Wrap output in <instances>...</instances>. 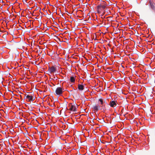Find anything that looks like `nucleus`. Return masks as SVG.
<instances>
[{
	"label": "nucleus",
	"instance_id": "nucleus-18",
	"mask_svg": "<svg viewBox=\"0 0 155 155\" xmlns=\"http://www.w3.org/2000/svg\"><path fill=\"white\" fill-rule=\"evenodd\" d=\"M20 97H21V95H20Z\"/></svg>",
	"mask_w": 155,
	"mask_h": 155
},
{
	"label": "nucleus",
	"instance_id": "nucleus-3",
	"mask_svg": "<svg viewBox=\"0 0 155 155\" xmlns=\"http://www.w3.org/2000/svg\"><path fill=\"white\" fill-rule=\"evenodd\" d=\"M92 109L95 110L96 111H98L101 109L100 106L98 104H95L92 106Z\"/></svg>",
	"mask_w": 155,
	"mask_h": 155
},
{
	"label": "nucleus",
	"instance_id": "nucleus-1",
	"mask_svg": "<svg viewBox=\"0 0 155 155\" xmlns=\"http://www.w3.org/2000/svg\"><path fill=\"white\" fill-rule=\"evenodd\" d=\"M63 89L61 87H58L55 91V92L56 93V95H58L60 96L61 95L63 92Z\"/></svg>",
	"mask_w": 155,
	"mask_h": 155
},
{
	"label": "nucleus",
	"instance_id": "nucleus-13",
	"mask_svg": "<svg viewBox=\"0 0 155 155\" xmlns=\"http://www.w3.org/2000/svg\"><path fill=\"white\" fill-rule=\"evenodd\" d=\"M101 7L103 9H104L105 8L106 6L105 5H103L102 6H101Z\"/></svg>",
	"mask_w": 155,
	"mask_h": 155
},
{
	"label": "nucleus",
	"instance_id": "nucleus-5",
	"mask_svg": "<svg viewBox=\"0 0 155 155\" xmlns=\"http://www.w3.org/2000/svg\"><path fill=\"white\" fill-rule=\"evenodd\" d=\"M69 110L71 111H72L74 112L76 111L77 110L76 105L75 104L72 105L71 104V105L70 106V108L69 109Z\"/></svg>",
	"mask_w": 155,
	"mask_h": 155
},
{
	"label": "nucleus",
	"instance_id": "nucleus-11",
	"mask_svg": "<svg viewBox=\"0 0 155 155\" xmlns=\"http://www.w3.org/2000/svg\"><path fill=\"white\" fill-rule=\"evenodd\" d=\"M106 110V109L105 107V106L104 105V107L103 108V112H104Z\"/></svg>",
	"mask_w": 155,
	"mask_h": 155
},
{
	"label": "nucleus",
	"instance_id": "nucleus-10",
	"mask_svg": "<svg viewBox=\"0 0 155 155\" xmlns=\"http://www.w3.org/2000/svg\"><path fill=\"white\" fill-rule=\"evenodd\" d=\"M98 100L99 101L101 102V104H103L104 102L103 101V100L102 99H100Z\"/></svg>",
	"mask_w": 155,
	"mask_h": 155
},
{
	"label": "nucleus",
	"instance_id": "nucleus-9",
	"mask_svg": "<svg viewBox=\"0 0 155 155\" xmlns=\"http://www.w3.org/2000/svg\"><path fill=\"white\" fill-rule=\"evenodd\" d=\"M70 80L71 82H74L75 81V78L73 77H71L70 78Z\"/></svg>",
	"mask_w": 155,
	"mask_h": 155
},
{
	"label": "nucleus",
	"instance_id": "nucleus-15",
	"mask_svg": "<svg viewBox=\"0 0 155 155\" xmlns=\"http://www.w3.org/2000/svg\"><path fill=\"white\" fill-rule=\"evenodd\" d=\"M106 2H105L104 1L103 4H104V5H106Z\"/></svg>",
	"mask_w": 155,
	"mask_h": 155
},
{
	"label": "nucleus",
	"instance_id": "nucleus-17",
	"mask_svg": "<svg viewBox=\"0 0 155 155\" xmlns=\"http://www.w3.org/2000/svg\"><path fill=\"white\" fill-rule=\"evenodd\" d=\"M118 118L120 119V117L119 116H118Z\"/></svg>",
	"mask_w": 155,
	"mask_h": 155
},
{
	"label": "nucleus",
	"instance_id": "nucleus-2",
	"mask_svg": "<svg viewBox=\"0 0 155 155\" xmlns=\"http://www.w3.org/2000/svg\"><path fill=\"white\" fill-rule=\"evenodd\" d=\"M25 98L27 99V101L28 102H31L33 101L35 97L31 95H29L27 94H25Z\"/></svg>",
	"mask_w": 155,
	"mask_h": 155
},
{
	"label": "nucleus",
	"instance_id": "nucleus-7",
	"mask_svg": "<svg viewBox=\"0 0 155 155\" xmlns=\"http://www.w3.org/2000/svg\"><path fill=\"white\" fill-rule=\"evenodd\" d=\"M78 88L80 90H83L84 89V86L83 85L79 84H78Z\"/></svg>",
	"mask_w": 155,
	"mask_h": 155
},
{
	"label": "nucleus",
	"instance_id": "nucleus-6",
	"mask_svg": "<svg viewBox=\"0 0 155 155\" xmlns=\"http://www.w3.org/2000/svg\"><path fill=\"white\" fill-rule=\"evenodd\" d=\"M117 102L114 101H111L110 102V107H114L115 106L117 105Z\"/></svg>",
	"mask_w": 155,
	"mask_h": 155
},
{
	"label": "nucleus",
	"instance_id": "nucleus-8",
	"mask_svg": "<svg viewBox=\"0 0 155 155\" xmlns=\"http://www.w3.org/2000/svg\"><path fill=\"white\" fill-rule=\"evenodd\" d=\"M150 4V5L151 7L153 10H155V6L153 5V4L150 1L149 2Z\"/></svg>",
	"mask_w": 155,
	"mask_h": 155
},
{
	"label": "nucleus",
	"instance_id": "nucleus-12",
	"mask_svg": "<svg viewBox=\"0 0 155 155\" xmlns=\"http://www.w3.org/2000/svg\"><path fill=\"white\" fill-rule=\"evenodd\" d=\"M101 7V5H98L97 6V9H99Z\"/></svg>",
	"mask_w": 155,
	"mask_h": 155
},
{
	"label": "nucleus",
	"instance_id": "nucleus-4",
	"mask_svg": "<svg viewBox=\"0 0 155 155\" xmlns=\"http://www.w3.org/2000/svg\"><path fill=\"white\" fill-rule=\"evenodd\" d=\"M57 71L56 68H54V66L51 67L49 68L48 71L50 73H54L56 72Z\"/></svg>",
	"mask_w": 155,
	"mask_h": 155
},
{
	"label": "nucleus",
	"instance_id": "nucleus-16",
	"mask_svg": "<svg viewBox=\"0 0 155 155\" xmlns=\"http://www.w3.org/2000/svg\"><path fill=\"white\" fill-rule=\"evenodd\" d=\"M33 13H34V12H33V13H31V14H32V15H33Z\"/></svg>",
	"mask_w": 155,
	"mask_h": 155
},
{
	"label": "nucleus",
	"instance_id": "nucleus-14",
	"mask_svg": "<svg viewBox=\"0 0 155 155\" xmlns=\"http://www.w3.org/2000/svg\"><path fill=\"white\" fill-rule=\"evenodd\" d=\"M39 8V7H37V8H36V9H35V11L37 10H38Z\"/></svg>",
	"mask_w": 155,
	"mask_h": 155
}]
</instances>
